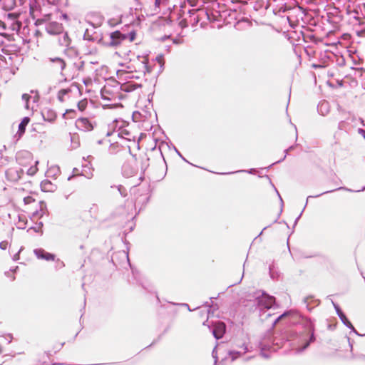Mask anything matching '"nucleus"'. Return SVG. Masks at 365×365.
<instances>
[{
  "instance_id": "obj_1",
  "label": "nucleus",
  "mask_w": 365,
  "mask_h": 365,
  "mask_svg": "<svg viewBox=\"0 0 365 365\" xmlns=\"http://www.w3.org/2000/svg\"><path fill=\"white\" fill-rule=\"evenodd\" d=\"M17 162L21 167L22 171L25 170L27 175H34L38 170V161L35 160L31 153L21 151L17 156Z\"/></svg>"
},
{
  "instance_id": "obj_2",
  "label": "nucleus",
  "mask_w": 365,
  "mask_h": 365,
  "mask_svg": "<svg viewBox=\"0 0 365 365\" xmlns=\"http://www.w3.org/2000/svg\"><path fill=\"white\" fill-rule=\"evenodd\" d=\"M30 14L33 19H36V24L40 25L49 19L51 14L41 6L38 0H32L30 3Z\"/></svg>"
},
{
  "instance_id": "obj_3",
  "label": "nucleus",
  "mask_w": 365,
  "mask_h": 365,
  "mask_svg": "<svg viewBox=\"0 0 365 365\" xmlns=\"http://www.w3.org/2000/svg\"><path fill=\"white\" fill-rule=\"evenodd\" d=\"M5 20V31L19 32L21 28L22 24L19 20V13H8L4 14Z\"/></svg>"
},
{
  "instance_id": "obj_4",
  "label": "nucleus",
  "mask_w": 365,
  "mask_h": 365,
  "mask_svg": "<svg viewBox=\"0 0 365 365\" xmlns=\"http://www.w3.org/2000/svg\"><path fill=\"white\" fill-rule=\"evenodd\" d=\"M275 302L274 297L267 294H262L257 297V304L260 309H270Z\"/></svg>"
},
{
  "instance_id": "obj_5",
  "label": "nucleus",
  "mask_w": 365,
  "mask_h": 365,
  "mask_svg": "<svg viewBox=\"0 0 365 365\" xmlns=\"http://www.w3.org/2000/svg\"><path fill=\"white\" fill-rule=\"evenodd\" d=\"M96 126V123H92L87 118H80L76 120V127L78 130L83 132H91Z\"/></svg>"
},
{
  "instance_id": "obj_6",
  "label": "nucleus",
  "mask_w": 365,
  "mask_h": 365,
  "mask_svg": "<svg viewBox=\"0 0 365 365\" xmlns=\"http://www.w3.org/2000/svg\"><path fill=\"white\" fill-rule=\"evenodd\" d=\"M110 41L108 43V46L110 47H118L127 38V36L119 31H115L110 34Z\"/></svg>"
},
{
  "instance_id": "obj_7",
  "label": "nucleus",
  "mask_w": 365,
  "mask_h": 365,
  "mask_svg": "<svg viewBox=\"0 0 365 365\" xmlns=\"http://www.w3.org/2000/svg\"><path fill=\"white\" fill-rule=\"evenodd\" d=\"M46 31L52 35L60 34L63 31V26L56 21L49 22L46 26Z\"/></svg>"
},
{
  "instance_id": "obj_8",
  "label": "nucleus",
  "mask_w": 365,
  "mask_h": 365,
  "mask_svg": "<svg viewBox=\"0 0 365 365\" xmlns=\"http://www.w3.org/2000/svg\"><path fill=\"white\" fill-rule=\"evenodd\" d=\"M48 61L50 62V67L56 71H62L66 66V61L61 58H50Z\"/></svg>"
},
{
  "instance_id": "obj_9",
  "label": "nucleus",
  "mask_w": 365,
  "mask_h": 365,
  "mask_svg": "<svg viewBox=\"0 0 365 365\" xmlns=\"http://www.w3.org/2000/svg\"><path fill=\"white\" fill-rule=\"evenodd\" d=\"M34 253L38 259H45L46 261H53L56 257L53 254L47 252L43 249L35 250Z\"/></svg>"
},
{
  "instance_id": "obj_10",
  "label": "nucleus",
  "mask_w": 365,
  "mask_h": 365,
  "mask_svg": "<svg viewBox=\"0 0 365 365\" xmlns=\"http://www.w3.org/2000/svg\"><path fill=\"white\" fill-rule=\"evenodd\" d=\"M148 58L147 57H143L142 61L138 63V70H136V71L142 73L144 75L150 73L151 72V68L148 66Z\"/></svg>"
},
{
  "instance_id": "obj_11",
  "label": "nucleus",
  "mask_w": 365,
  "mask_h": 365,
  "mask_svg": "<svg viewBox=\"0 0 365 365\" xmlns=\"http://www.w3.org/2000/svg\"><path fill=\"white\" fill-rule=\"evenodd\" d=\"M225 332V324L223 322H217L215 324L213 334L217 339H221Z\"/></svg>"
},
{
  "instance_id": "obj_12",
  "label": "nucleus",
  "mask_w": 365,
  "mask_h": 365,
  "mask_svg": "<svg viewBox=\"0 0 365 365\" xmlns=\"http://www.w3.org/2000/svg\"><path fill=\"white\" fill-rule=\"evenodd\" d=\"M44 120L53 123L56 120L57 115L56 112L51 108H45L42 112Z\"/></svg>"
},
{
  "instance_id": "obj_13",
  "label": "nucleus",
  "mask_w": 365,
  "mask_h": 365,
  "mask_svg": "<svg viewBox=\"0 0 365 365\" xmlns=\"http://www.w3.org/2000/svg\"><path fill=\"white\" fill-rule=\"evenodd\" d=\"M0 4L5 11H11L16 6V0H1Z\"/></svg>"
},
{
  "instance_id": "obj_14",
  "label": "nucleus",
  "mask_w": 365,
  "mask_h": 365,
  "mask_svg": "<svg viewBox=\"0 0 365 365\" xmlns=\"http://www.w3.org/2000/svg\"><path fill=\"white\" fill-rule=\"evenodd\" d=\"M29 122H30V118L29 117H24L22 119L21 123L19 125L18 133H19V136H21L24 134L25 130H26V127L27 126V125L29 124Z\"/></svg>"
},
{
  "instance_id": "obj_15",
  "label": "nucleus",
  "mask_w": 365,
  "mask_h": 365,
  "mask_svg": "<svg viewBox=\"0 0 365 365\" xmlns=\"http://www.w3.org/2000/svg\"><path fill=\"white\" fill-rule=\"evenodd\" d=\"M41 188L44 192H51L54 188V185L51 181L45 180L41 182Z\"/></svg>"
},
{
  "instance_id": "obj_16",
  "label": "nucleus",
  "mask_w": 365,
  "mask_h": 365,
  "mask_svg": "<svg viewBox=\"0 0 365 365\" xmlns=\"http://www.w3.org/2000/svg\"><path fill=\"white\" fill-rule=\"evenodd\" d=\"M70 88L61 89L58 93V99L60 102H64L66 101L65 96L71 93Z\"/></svg>"
},
{
  "instance_id": "obj_17",
  "label": "nucleus",
  "mask_w": 365,
  "mask_h": 365,
  "mask_svg": "<svg viewBox=\"0 0 365 365\" xmlns=\"http://www.w3.org/2000/svg\"><path fill=\"white\" fill-rule=\"evenodd\" d=\"M71 38L68 36V33H64L62 39H60V44L63 46L68 47L71 43Z\"/></svg>"
},
{
  "instance_id": "obj_18",
  "label": "nucleus",
  "mask_w": 365,
  "mask_h": 365,
  "mask_svg": "<svg viewBox=\"0 0 365 365\" xmlns=\"http://www.w3.org/2000/svg\"><path fill=\"white\" fill-rule=\"evenodd\" d=\"M309 332L311 334V336H310V340L309 342H307L305 344V345L303 347V349H306L307 347H308V346L309 345V343L311 341H314L315 340V337H314V324L312 323V322H309Z\"/></svg>"
},
{
  "instance_id": "obj_19",
  "label": "nucleus",
  "mask_w": 365,
  "mask_h": 365,
  "mask_svg": "<svg viewBox=\"0 0 365 365\" xmlns=\"http://www.w3.org/2000/svg\"><path fill=\"white\" fill-rule=\"evenodd\" d=\"M87 106H88V101L86 99L81 100L78 103V108L81 111L85 110Z\"/></svg>"
},
{
  "instance_id": "obj_20",
  "label": "nucleus",
  "mask_w": 365,
  "mask_h": 365,
  "mask_svg": "<svg viewBox=\"0 0 365 365\" xmlns=\"http://www.w3.org/2000/svg\"><path fill=\"white\" fill-rule=\"evenodd\" d=\"M24 202L26 205L31 204L35 202V199L31 196H27L24 198Z\"/></svg>"
},
{
  "instance_id": "obj_21",
  "label": "nucleus",
  "mask_w": 365,
  "mask_h": 365,
  "mask_svg": "<svg viewBox=\"0 0 365 365\" xmlns=\"http://www.w3.org/2000/svg\"><path fill=\"white\" fill-rule=\"evenodd\" d=\"M8 246H9V242L7 241H2L0 242V248L3 250H6Z\"/></svg>"
},
{
  "instance_id": "obj_22",
  "label": "nucleus",
  "mask_w": 365,
  "mask_h": 365,
  "mask_svg": "<svg viewBox=\"0 0 365 365\" xmlns=\"http://www.w3.org/2000/svg\"><path fill=\"white\" fill-rule=\"evenodd\" d=\"M30 98H31V96L27 93H24L22 95V99L26 101V107H28V103H29Z\"/></svg>"
},
{
  "instance_id": "obj_23",
  "label": "nucleus",
  "mask_w": 365,
  "mask_h": 365,
  "mask_svg": "<svg viewBox=\"0 0 365 365\" xmlns=\"http://www.w3.org/2000/svg\"><path fill=\"white\" fill-rule=\"evenodd\" d=\"M0 28L5 31V20L4 16H3L2 19H0Z\"/></svg>"
},
{
  "instance_id": "obj_24",
  "label": "nucleus",
  "mask_w": 365,
  "mask_h": 365,
  "mask_svg": "<svg viewBox=\"0 0 365 365\" xmlns=\"http://www.w3.org/2000/svg\"><path fill=\"white\" fill-rule=\"evenodd\" d=\"M75 113H76V112L74 110L68 109L66 110V113L63 114V116L65 117L66 115H69V114L75 115Z\"/></svg>"
},
{
  "instance_id": "obj_25",
  "label": "nucleus",
  "mask_w": 365,
  "mask_h": 365,
  "mask_svg": "<svg viewBox=\"0 0 365 365\" xmlns=\"http://www.w3.org/2000/svg\"><path fill=\"white\" fill-rule=\"evenodd\" d=\"M135 32H131L130 34H129V38H130V41H133L135 38Z\"/></svg>"
},
{
  "instance_id": "obj_26",
  "label": "nucleus",
  "mask_w": 365,
  "mask_h": 365,
  "mask_svg": "<svg viewBox=\"0 0 365 365\" xmlns=\"http://www.w3.org/2000/svg\"><path fill=\"white\" fill-rule=\"evenodd\" d=\"M157 61L161 65L163 66L164 64V59L163 58V56H158L157 57Z\"/></svg>"
},
{
  "instance_id": "obj_27",
  "label": "nucleus",
  "mask_w": 365,
  "mask_h": 365,
  "mask_svg": "<svg viewBox=\"0 0 365 365\" xmlns=\"http://www.w3.org/2000/svg\"><path fill=\"white\" fill-rule=\"evenodd\" d=\"M35 35H36V36H41V31H40L36 30V32H35Z\"/></svg>"
},
{
  "instance_id": "obj_28",
  "label": "nucleus",
  "mask_w": 365,
  "mask_h": 365,
  "mask_svg": "<svg viewBox=\"0 0 365 365\" xmlns=\"http://www.w3.org/2000/svg\"><path fill=\"white\" fill-rule=\"evenodd\" d=\"M155 5L159 6L160 4V0H155Z\"/></svg>"
},
{
  "instance_id": "obj_29",
  "label": "nucleus",
  "mask_w": 365,
  "mask_h": 365,
  "mask_svg": "<svg viewBox=\"0 0 365 365\" xmlns=\"http://www.w3.org/2000/svg\"><path fill=\"white\" fill-rule=\"evenodd\" d=\"M286 315H287V314H282V315L279 317V319H282V318H283L284 317H285Z\"/></svg>"
}]
</instances>
